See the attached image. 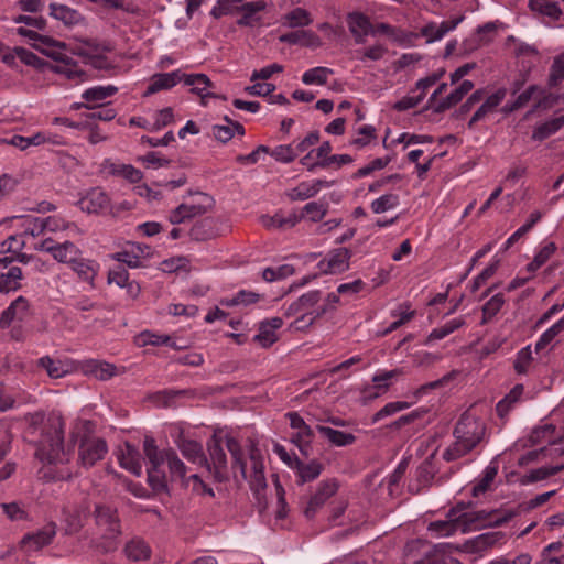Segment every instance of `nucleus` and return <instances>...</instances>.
<instances>
[{
  "label": "nucleus",
  "instance_id": "obj_19",
  "mask_svg": "<svg viewBox=\"0 0 564 564\" xmlns=\"http://www.w3.org/2000/svg\"><path fill=\"white\" fill-rule=\"evenodd\" d=\"M182 79L183 73L180 69L171 73H156L151 76L150 84L147 87L143 96L148 97L161 90L171 89Z\"/></svg>",
  "mask_w": 564,
  "mask_h": 564
},
{
  "label": "nucleus",
  "instance_id": "obj_46",
  "mask_svg": "<svg viewBox=\"0 0 564 564\" xmlns=\"http://www.w3.org/2000/svg\"><path fill=\"white\" fill-rule=\"evenodd\" d=\"M436 474V468L432 462V456L426 458L416 469V480L420 485L417 491L421 488L429 487Z\"/></svg>",
  "mask_w": 564,
  "mask_h": 564
},
{
  "label": "nucleus",
  "instance_id": "obj_13",
  "mask_svg": "<svg viewBox=\"0 0 564 564\" xmlns=\"http://www.w3.org/2000/svg\"><path fill=\"white\" fill-rule=\"evenodd\" d=\"M347 25L356 44H364L368 35H376L368 15L354 11L347 14Z\"/></svg>",
  "mask_w": 564,
  "mask_h": 564
},
{
  "label": "nucleus",
  "instance_id": "obj_60",
  "mask_svg": "<svg viewBox=\"0 0 564 564\" xmlns=\"http://www.w3.org/2000/svg\"><path fill=\"white\" fill-rule=\"evenodd\" d=\"M294 271L295 270L291 264H282L278 268H265L262 271V278L264 281L273 282L294 274Z\"/></svg>",
  "mask_w": 564,
  "mask_h": 564
},
{
  "label": "nucleus",
  "instance_id": "obj_14",
  "mask_svg": "<svg viewBox=\"0 0 564 564\" xmlns=\"http://www.w3.org/2000/svg\"><path fill=\"white\" fill-rule=\"evenodd\" d=\"M76 205L88 214H98L106 210L110 205V198L100 187L88 189Z\"/></svg>",
  "mask_w": 564,
  "mask_h": 564
},
{
  "label": "nucleus",
  "instance_id": "obj_49",
  "mask_svg": "<svg viewBox=\"0 0 564 564\" xmlns=\"http://www.w3.org/2000/svg\"><path fill=\"white\" fill-rule=\"evenodd\" d=\"M523 384H516L511 391L498 402L497 404V413L499 416H505L510 411L511 406L519 401L523 393Z\"/></svg>",
  "mask_w": 564,
  "mask_h": 564
},
{
  "label": "nucleus",
  "instance_id": "obj_32",
  "mask_svg": "<svg viewBox=\"0 0 564 564\" xmlns=\"http://www.w3.org/2000/svg\"><path fill=\"white\" fill-rule=\"evenodd\" d=\"M322 186H328V183L322 180H316L313 183L302 182L288 193V197L293 202L305 200L314 197Z\"/></svg>",
  "mask_w": 564,
  "mask_h": 564
},
{
  "label": "nucleus",
  "instance_id": "obj_2",
  "mask_svg": "<svg viewBox=\"0 0 564 564\" xmlns=\"http://www.w3.org/2000/svg\"><path fill=\"white\" fill-rule=\"evenodd\" d=\"M455 442L443 452L446 462L457 460L474 451L485 438V423L469 411H465L455 424Z\"/></svg>",
  "mask_w": 564,
  "mask_h": 564
},
{
  "label": "nucleus",
  "instance_id": "obj_17",
  "mask_svg": "<svg viewBox=\"0 0 564 564\" xmlns=\"http://www.w3.org/2000/svg\"><path fill=\"white\" fill-rule=\"evenodd\" d=\"M506 96L507 89L503 87L497 89L494 94L488 96L469 119L467 124L468 128L473 129L477 122L485 120L489 113H492L496 110V108L502 102Z\"/></svg>",
  "mask_w": 564,
  "mask_h": 564
},
{
  "label": "nucleus",
  "instance_id": "obj_40",
  "mask_svg": "<svg viewBox=\"0 0 564 564\" xmlns=\"http://www.w3.org/2000/svg\"><path fill=\"white\" fill-rule=\"evenodd\" d=\"M143 453L151 465L150 467L162 466L165 463L166 449L160 451L155 440L151 436L144 437Z\"/></svg>",
  "mask_w": 564,
  "mask_h": 564
},
{
  "label": "nucleus",
  "instance_id": "obj_35",
  "mask_svg": "<svg viewBox=\"0 0 564 564\" xmlns=\"http://www.w3.org/2000/svg\"><path fill=\"white\" fill-rule=\"evenodd\" d=\"M562 127H564V115L538 124L532 132V139L543 141L556 133Z\"/></svg>",
  "mask_w": 564,
  "mask_h": 564
},
{
  "label": "nucleus",
  "instance_id": "obj_8",
  "mask_svg": "<svg viewBox=\"0 0 564 564\" xmlns=\"http://www.w3.org/2000/svg\"><path fill=\"white\" fill-rule=\"evenodd\" d=\"M51 50H45L43 53L51 57L52 59L56 61L57 64L51 66V69L54 73L62 74L66 78L72 80H84L85 79V72L82 70L77 63L74 62L70 57H68L65 53H63L59 50H56L55 47L59 48L58 46H51Z\"/></svg>",
  "mask_w": 564,
  "mask_h": 564
},
{
  "label": "nucleus",
  "instance_id": "obj_12",
  "mask_svg": "<svg viewBox=\"0 0 564 564\" xmlns=\"http://www.w3.org/2000/svg\"><path fill=\"white\" fill-rule=\"evenodd\" d=\"M351 252L345 247L336 248L328 253L327 259L318 262V268L322 273L337 274L345 272L349 268V259Z\"/></svg>",
  "mask_w": 564,
  "mask_h": 564
},
{
  "label": "nucleus",
  "instance_id": "obj_51",
  "mask_svg": "<svg viewBox=\"0 0 564 564\" xmlns=\"http://www.w3.org/2000/svg\"><path fill=\"white\" fill-rule=\"evenodd\" d=\"M326 313L327 307L321 306L315 312L299 314L300 316L291 324V327L295 330L303 332L313 325L318 317Z\"/></svg>",
  "mask_w": 564,
  "mask_h": 564
},
{
  "label": "nucleus",
  "instance_id": "obj_10",
  "mask_svg": "<svg viewBox=\"0 0 564 564\" xmlns=\"http://www.w3.org/2000/svg\"><path fill=\"white\" fill-rule=\"evenodd\" d=\"M339 488L337 479H326L319 482L315 494L310 498L304 514L307 519L314 518L316 512L333 497Z\"/></svg>",
  "mask_w": 564,
  "mask_h": 564
},
{
  "label": "nucleus",
  "instance_id": "obj_34",
  "mask_svg": "<svg viewBox=\"0 0 564 564\" xmlns=\"http://www.w3.org/2000/svg\"><path fill=\"white\" fill-rule=\"evenodd\" d=\"M9 220H21V227L23 228V232L25 235L37 237L44 234V223L40 217H33L30 215H17L4 218L2 221H0V224L7 223Z\"/></svg>",
  "mask_w": 564,
  "mask_h": 564
},
{
  "label": "nucleus",
  "instance_id": "obj_58",
  "mask_svg": "<svg viewBox=\"0 0 564 564\" xmlns=\"http://www.w3.org/2000/svg\"><path fill=\"white\" fill-rule=\"evenodd\" d=\"M485 94V89L475 90L466 99V101L463 105H460V107L453 113V117H455L456 119H463L474 108L475 105L484 100Z\"/></svg>",
  "mask_w": 564,
  "mask_h": 564
},
{
  "label": "nucleus",
  "instance_id": "obj_30",
  "mask_svg": "<svg viewBox=\"0 0 564 564\" xmlns=\"http://www.w3.org/2000/svg\"><path fill=\"white\" fill-rule=\"evenodd\" d=\"M50 14L68 26L79 24L84 21V17L80 12L65 4L51 3Z\"/></svg>",
  "mask_w": 564,
  "mask_h": 564
},
{
  "label": "nucleus",
  "instance_id": "obj_61",
  "mask_svg": "<svg viewBox=\"0 0 564 564\" xmlns=\"http://www.w3.org/2000/svg\"><path fill=\"white\" fill-rule=\"evenodd\" d=\"M564 79V53L557 55L550 69L549 86L556 87Z\"/></svg>",
  "mask_w": 564,
  "mask_h": 564
},
{
  "label": "nucleus",
  "instance_id": "obj_11",
  "mask_svg": "<svg viewBox=\"0 0 564 564\" xmlns=\"http://www.w3.org/2000/svg\"><path fill=\"white\" fill-rule=\"evenodd\" d=\"M56 532V523L48 522L41 529L26 533L21 540V545L29 552L39 551L53 542Z\"/></svg>",
  "mask_w": 564,
  "mask_h": 564
},
{
  "label": "nucleus",
  "instance_id": "obj_9",
  "mask_svg": "<svg viewBox=\"0 0 564 564\" xmlns=\"http://www.w3.org/2000/svg\"><path fill=\"white\" fill-rule=\"evenodd\" d=\"M227 228L228 227L223 224L220 219L214 217H205L192 226L188 235L194 241H207L221 236L227 230Z\"/></svg>",
  "mask_w": 564,
  "mask_h": 564
},
{
  "label": "nucleus",
  "instance_id": "obj_22",
  "mask_svg": "<svg viewBox=\"0 0 564 564\" xmlns=\"http://www.w3.org/2000/svg\"><path fill=\"white\" fill-rule=\"evenodd\" d=\"M282 325L283 321L281 317H272L270 319L262 321L259 325V332L253 337V340L259 343L263 348L272 346L278 340L275 330L282 327Z\"/></svg>",
  "mask_w": 564,
  "mask_h": 564
},
{
  "label": "nucleus",
  "instance_id": "obj_41",
  "mask_svg": "<svg viewBox=\"0 0 564 564\" xmlns=\"http://www.w3.org/2000/svg\"><path fill=\"white\" fill-rule=\"evenodd\" d=\"M327 208V203L310 202L297 212L299 221L306 218L313 223H317L326 215Z\"/></svg>",
  "mask_w": 564,
  "mask_h": 564
},
{
  "label": "nucleus",
  "instance_id": "obj_38",
  "mask_svg": "<svg viewBox=\"0 0 564 564\" xmlns=\"http://www.w3.org/2000/svg\"><path fill=\"white\" fill-rule=\"evenodd\" d=\"M267 3L263 0L252 1L242 3L237 8V11L242 12V17L237 20V24L239 26H251L254 19L256 13L264 10Z\"/></svg>",
  "mask_w": 564,
  "mask_h": 564
},
{
  "label": "nucleus",
  "instance_id": "obj_33",
  "mask_svg": "<svg viewBox=\"0 0 564 564\" xmlns=\"http://www.w3.org/2000/svg\"><path fill=\"white\" fill-rule=\"evenodd\" d=\"M188 196L199 198V204H182L186 206L184 212L188 214V219L205 214L214 204L213 197L203 192H188Z\"/></svg>",
  "mask_w": 564,
  "mask_h": 564
},
{
  "label": "nucleus",
  "instance_id": "obj_54",
  "mask_svg": "<svg viewBox=\"0 0 564 564\" xmlns=\"http://www.w3.org/2000/svg\"><path fill=\"white\" fill-rule=\"evenodd\" d=\"M490 516H488V528H498L509 522L512 518H514L519 512L512 509H491L489 510Z\"/></svg>",
  "mask_w": 564,
  "mask_h": 564
},
{
  "label": "nucleus",
  "instance_id": "obj_53",
  "mask_svg": "<svg viewBox=\"0 0 564 564\" xmlns=\"http://www.w3.org/2000/svg\"><path fill=\"white\" fill-rule=\"evenodd\" d=\"M498 474V466L490 464L488 465L485 470L482 478L479 480L478 484H476L473 487L471 494L474 497H478L479 495L486 492L488 488L490 487L491 482L495 480L496 476Z\"/></svg>",
  "mask_w": 564,
  "mask_h": 564
},
{
  "label": "nucleus",
  "instance_id": "obj_28",
  "mask_svg": "<svg viewBox=\"0 0 564 564\" xmlns=\"http://www.w3.org/2000/svg\"><path fill=\"white\" fill-rule=\"evenodd\" d=\"M354 161L352 156L349 154H329V158L325 161H312V155L303 156L300 160V163L307 169L310 172H315L316 169H327L333 164H336L337 167H340L345 164H350Z\"/></svg>",
  "mask_w": 564,
  "mask_h": 564
},
{
  "label": "nucleus",
  "instance_id": "obj_64",
  "mask_svg": "<svg viewBox=\"0 0 564 564\" xmlns=\"http://www.w3.org/2000/svg\"><path fill=\"white\" fill-rule=\"evenodd\" d=\"M463 98L464 96L459 93L457 88H455L448 96L441 99L438 102L434 105L433 112L442 113L459 104Z\"/></svg>",
  "mask_w": 564,
  "mask_h": 564
},
{
  "label": "nucleus",
  "instance_id": "obj_3",
  "mask_svg": "<svg viewBox=\"0 0 564 564\" xmlns=\"http://www.w3.org/2000/svg\"><path fill=\"white\" fill-rule=\"evenodd\" d=\"M226 447L231 456V468H238L242 480H249L251 490H260L267 487L264 476V463L261 451L256 444H251L249 448V458L251 460V474L247 476V462L245 453L239 441L230 435H226Z\"/></svg>",
  "mask_w": 564,
  "mask_h": 564
},
{
  "label": "nucleus",
  "instance_id": "obj_43",
  "mask_svg": "<svg viewBox=\"0 0 564 564\" xmlns=\"http://www.w3.org/2000/svg\"><path fill=\"white\" fill-rule=\"evenodd\" d=\"M312 22L310 12L303 8H295L284 15V25L291 29L307 26Z\"/></svg>",
  "mask_w": 564,
  "mask_h": 564
},
{
  "label": "nucleus",
  "instance_id": "obj_57",
  "mask_svg": "<svg viewBox=\"0 0 564 564\" xmlns=\"http://www.w3.org/2000/svg\"><path fill=\"white\" fill-rule=\"evenodd\" d=\"M400 203V198L397 194H384L379 198L375 199L370 207L375 214H381L387 210L395 208Z\"/></svg>",
  "mask_w": 564,
  "mask_h": 564
},
{
  "label": "nucleus",
  "instance_id": "obj_27",
  "mask_svg": "<svg viewBox=\"0 0 564 564\" xmlns=\"http://www.w3.org/2000/svg\"><path fill=\"white\" fill-rule=\"evenodd\" d=\"M29 308V302L24 296L17 297L11 304L1 313L0 328H8L15 319H22Z\"/></svg>",
  "mask_w": 564,
  "mask_h": 564
},
{
  "label": "nucleus",
  "instance_id": "obj_20",
  "mask_svg": "<svg viewBox=\"0 0 564 564\" xmlns=\"http://www.w3.org/2000/svg\"><path fill=\"white\" fill-rule=\"evenodd\" d=\"M102 172L111 175L122 177L130 183H138L142 180V172L131 164L116 163L110 159H107L101 164Z\"/></svg>",
  "mask_w": 564,
  "mask_h": 564
},
{
  "label": "nucleus",
  "instance_id": "obj_36",
  "mask_svg": "<svg viewBox=\"0 0 564 564\" xmlns=\"http://www.w3.org/2000/svg\"><path fill=\"white\" fill-rule=\"evenodd\" d=\"M23 273L19 267H10L8 272L0 274V292H14L21 288Z\"/></svg>",
  "mask_w": 564,
  "mask_h": 564
},
{
  "label": "nucleus",
  "instance_id": "obj_44",
  "mask_svg": "<svg viewBox=\"0 0 564 564\" xmlns=\"http://www.w3.org/2000/svg\"><path fill=\"white\" fill-rule=\"evenodd\" d=\"M124 554L129 560L143 561L149 558L150 549L142 540L133 539L124 546Z\"/></svg>",
  "mask_w": 564,
  "mask_h": 564
},
{
  "label": "nucleus",
  "instance_id": "obj_52",
  "mask_svg": "<svg viewBox=\"0 0 564 564\" xmlns=\"http://www.w3.org/2000/svg\"><path fill=\"white\" fill-rule=\"evenodd\" d=\"M166 457L165 463L169 466L171 478H184L186 475V466L185 464L180 459L176 452L172 448L166 449Z\"/></svg>",
  "mask_w": 564,
  "mask_h": 564
},
{
  "label": "nucleus",
  "instance_id": "obj_62",
  "mask_svg": "<svg viewBox=\"0 0 564 564\" xmlns=\"http://www.w3.org/2000/svg\"><path fill=\"white\" fill-rule=\"evenodd\" d=\"M269 154L272 158H274L278 162L291 163L297 156V151L294 149L292 144H282L275 147L273 150H270Z\"/></svg>",
  "mask_w": 564,
  "mask_h": 564
},
{
  "label": "nucleus",
  "instance_id": "obj_26",
  "mask_svg": "<svg viewBox=\"0 0 564 564\" xmlns=\"http://www.w3.org/2000/svg\"><path fill=\"white\" fill-rule=\"evenodd\" d=\"M70 268L80 280L94 286V280L99 270V264L95 260L84 258L80 252L79 257L70 264Z\"/></svg>",
  "mask_w": 564,
  "mask_h": 564
},
{
  "label": "nucleus",
  "instance_id": "obj_59",
  "mask_svg": "<svg viewBox=\"0 0 564 564\" xmlns=\"http://www.w3.org/2000/svg\"><path fill=\"white\" fill-rule=\"evenodd\" d=\"M564 329V318L557 321L546 329L535 344V351L544 349Z\"/></svg>",
  "mask_w": 564,
  "mask_h": 564
},
{
  "label": "nucleus",
  "instance_id": "obj_29",
  "mask_svg": "<svg viewBox=\"0 0 564 564\" xmlns=\"http://www.w3.org/2000/svg\"><path fill=\"white\" fill-rule=\"evenodd\" d=\"M177 447L187 460L200 466L202 464H207V456L204 454L202 444L197 441L180 438Z\"/></svg>",
  "mask_w": 564,
  "mask_h": 564
},
{
  "label": "nucleus",
  "instance_id": "obj_6",
  "mask_svg": "<svg viewBox=\"0 0 564 564\" xmlns=\"http://www.w3.org/2000/svg\"><path fill=\"white\" fill-rule=\"evenodd\" d=\"M451 514L454 516V521L460 525V531L467 533L471 530H481L488 528L489 510H470L465 511L464 503H457L451 509Z\"/></svg>",
  "mask_w": 564,
  "mask_h": 564
},
{
  "label": "nucleus",
  "instance_id": "obj_21",
  "mask_svg": "<svg viewBox=\"0 0 564 564\" xmlns=\"http://www.w3.org/2000/svg\"><path fill=\"white\" fill-rule=\"evenodd\" d=\"M279 41L290 45H302L312 48H316L322 45L321 37L311 30H297L284 33L279 36Z\"/></svg>",
  "mask_w": 564,
  "mask_h": 564
},
{
  "label": "nucleus",
  "instance_id": "obj_25",
  "mask_svg": "<svg viewBox=\"0 0 564 564\" xmlns=\"http://www.w3.org/2000/svg\"><path fill=\"white\" fill-rule=\"evenodd\" d=\"M119 464L122 468L129 470L135 476H140L142 473L141 454L139 449L126 443L124 449L118 455Z\"/></svg>",
  "mask_w": 564,
  "mask_h": 564
},
{
  "label": "nucleus",
  "instance_id": "obj_55",
  "mask_svg": "<svg viewBox=\"0 0 564 564\" xmlns=\"http://www.w3.org/2000/svg\"><path fill=\"white\" fill-rule=\"evenodd\" d=\"M387 53L388 48L378 43L364 50H357L356 58L361 63H365L368 59L376 62L382 59Z\"/></svg>",
  "mask_w": 564,
  "mask_h": 564
},
{
  "label": "nucleus",
  "instance_id": "obj_56",
  "mask_svg": "<svg viewBox=\"0 0 564 564\" xmlns=\"http://www.w3.org/2000/svg\"><path fill=\"white\" fill-rule=\"evenodd\" d=\"M299 223L297 212H292L288 216L276 213L274 216L264 220V226L274 228H292Z\"/></svg>",
  "mask_w": 564,
  "mask_h": 564
},
{
  "label": "nucleus",
  "instance_id": "obj_15",
  "mask_svg": "<svg viewBox=\"0 0 564 564\" xmlns=\"http://www.w3.org/2000/svg\"><path fill=\"white\" fill-rule=\"evenodd\" d=\"M186 86H191V93L200 97V105L207 106V98L216 97V94L209 89L215 88V84L209 79L206 74H184L183 79Z\"/></svg>",
  "mask_w": 564,
  "mask_h": 564
},
{
  "label": "nucleus",
  "instance_id": "obj_5",
  "mask_svg": "<svg viewBox=\"0 0 564 564\" xmlns=\"http://www.w3.org/2000/svg\"><path fill=\"white\" fill-rule=\"evenodd\" d=\"M108 453L107 442L98 436L84 435L78 445V464L88 469Z\"/></svg>",
  "mask_w": 564,
  "mask_h": 564
},
{
  "label": "nucleus",
  "instance_id": "obj_23",
  "mask_svg": "<svg viewBox=\"0 0 564 564\" xmlns=\"http://www.w3.org/2000/svg\"><path fill=\"white\" fill-rule=\"evenodd\" d=\"M82 369L85 375L91 376L98 380L106 381L117 375V367L113 364L97 359L86 360Z\"/></svg>",
  "mask_w": 564,
  "mask_h": 564
},
{
  "label": "nucleus",
  "instance_id": "obj_7",
  "mask_svg": "<svg viewBox=\"0 0 564 564\" xmlns=\"http://www.w3.org/2000/svg\"><path fill=\"white\" fill-rule=\"evenodd\" d=\"M94 514L96 524L104 530L106 539L115 541L121 534L120 520L116 509L106 505H96Z\"/></svg>",
  "mask_w": 564,
  "mask_h": 564
},
{
  "label": "nucleus",
  "instance_id": "obj_42",
  "mask_svg": "<svg viewBox=\"0 0 564 564\" xmlns=\"http://www.w3.org/2000/svg\"><path fill=\"white\" fill-rule=\"evenodd\" d=\"M80 250L70 241L59 243L57 248L53 250V258L62 263L72 264L77 257L80 254Z\"/></svg>",
  "mask_w": 564,
  "mask_h": 564
},
{
  "label": "nucleus",
  "instance_id": "obj_24",
  "mask_svg": "<svg viewBox=\"0 0 564 564\" xmlns=\"http://www.w3.org/2000/svg\"><path fill=\"white\" fill-rule=\"evenodd\" d=\"M503 538V533L499 531L486 532L479 534L470 540H467L463 549L467 553H481L487 549L494 546L498 541Z\"/></svg>",
  "mask_w": 564,
  "mask_h": 564
},
{
  "label": "nucleus",
  "instance_id": "obj_1",
  "mask_svg": "<svg viewBox=\"0 0 564 564\" xmlns=\"http://www.w3.org/2000/svg\"><path fill=\"white\" fill-rule=\"evenodd\" d=\"M34 443L35 457L46 465L67 464L74 453V443L64 444V423L59 419L48 420L41 425Z\"/></svg>",
  "mask_w": 564,
  "mask_h": 564
},
{
  "label": "nucleus",
  "instance_id": "obj_45",
  "mask_svg": "<svg viewBox=\"0 0 564 564\" xmlns=\"http://www.w3.org/2000/svg\"><path fill=\"white\" fill-rule=\"evenodd\" d=\"M118 91V88L113 85L108 86H95L86 89L82 97L87 102H97L113 96Z\"/></svg>",
  "mask_w": 564,
  "mask_h": 564
},
{
  "label": "nucleus",
  "instance_id": "obj_50",
  "mask_svg": "<svg viewBox=\"0 0 564 564\" xmlns=\"http://www.w3.org/2000/svg\"><path fill=\"white\" fill-rule=\"evenodd\" d=\"M542 218V213L539 210H535L531 213L529 220L522 225L520 228H518L506 241L505 249H509L511 246H513L520 238H522L525 234H528L534 225L540 221Z\"/></svg>",
  "mask_w": 564,
  "mask_h": 564
},
{
  "label": "nucleus",
  "instance_id": "obj_47",
  "mask_svg": "<svg viewBox=\"0 0 564 564\" xmlns=\"http://www.w3.org/2000/svg\"><path fill=\"white\" fill-rule=\"evenodd\" d=\"M148 482L154 492H167V478L161 466L148 468Z\"/></svg>",
  "mask_w": 564,
  "mask_h": 564
},
{
  "label": "nucleus",
  "instance_id": "obj_48",
  "mask_svg": "<svg viewBox=\"0 0 564 564\" xmlns=\"http://www.w3.org/2000/svg\"><path fill=\"white\" fill-rule=\"evenodd\" d=\"M333 74V69L317 66L306 70L302 75V82L305 85H325L327 83L328 76Z\"/></svg>",
  "mask_w": 564,
  "mask_h": 564
},
{
  "label": "nucleus",
  "instance_id": "obj_16",
  "mask_svg": "<svg viewBox=\"0 0 564 564\" xmlns=\"http://www.w3.org/2000/svg\"><path fill=\"white\" fill-rule=\"evenodd\" d=\"M464 20V15L443 21L442 23L430 22L420 30V35L426 39V43L441 41L448 32L455 30Z\"/></svg>",
  "mask_w": 564,
  "mask_h": 564
},
{
  "label": "nucleus",
  "instance_id": "obj_18",
  "mask_svg": "<svg viewBox=\"0 0 564 564\" xmlns=\"http://www.w3.org/2000/svg\"><path fill=\"white\" fill-rule=\"evenodd\" d=\"M292 469L296 475V484L302 486L317 479L324 470V465L317 459H312L308 463H305L299 458L293 459Z\"/></svg>",
  "mask_w": 564,
  "mask_h": 564
},
{
  "label": "nucleus",
  "instance_id": "obj_63",
  "mask_svg": "<svg viewBox=\"0 0 564 564\" xmlns=\"http://www.w3.org/2000/svg\"><path fill=\"white\" fill-rule=\"evenodd\" d=\"M414 564H460V562L452 556L445 555L437 550H433L426 555L415 561Z\"/></svg>",
  "mask_w": 564,
  "mask_h": 564
},
{
  "label": "nucleus",
  "instance_id": "obj_31",
  "mask_svg": "<svg viewBox=\"0 0 564 564\" xmlns=\"http://www.w3.org/2000/svg\"><path fill=\"white\" fill-rule=\"evenodd\" d=\"M319 300H321V291H317V290L310 291V292L303 294L302 296H300L293 303H291L285 311V315L289 317V316H294V315L302 314V313H308L307 310L313 307L315 304H317Z\"/></svg>",
  "mask_w": 564,
  "mask_h": 564
},
{
  "label": "nucleus",
  "instance_id": "obj_37",
  "mask_svg": "<svg viewBox=\"0 0 564 564\" xmlns=\"http://www.w3.org/2000/svg\"><path fill=\"white\" fill-rule=\"evenodd\" d=\"M317 431L335 446H347L356 441V436L329 426L317 425Z\"/></svg>",
  "mask_w": 564,
  "mask_h": 564
},
{
  "label": "nucleus",
  "instance_id": "obj_4",
  "mask_svg": "<svg viewBox=\"0 0 564 564\" xmlns=\"http://www.w3.org/2000/svg\"><path fill=\"white\" fill-rule=\"evenodd\" d=\"M207 464H202L213 475L215 481L224 482L229 479L227 455L223 448L221 440L214 434L207 442Z\"/></svg>",
  "mask_w": 564,
  "mask_h": 564
},
{
  "label": "nucleus",
  "instance_id": "obj_39",
  "mask_svg": "<svg viewBox=\"0 0 564 564\" xmlns=\"http://www.w3.org/2000/svg\"><path fill=\"white\" fill-rule=\"evenodd\" d=\"M37 366L45 369L47 376L52 379L63 378L69 371L62 360L53 359L50 356L41 357L37 360Z\"/></svg>",
  "mask_w": 564,
  "mask_h": 564
}]
</instances>
